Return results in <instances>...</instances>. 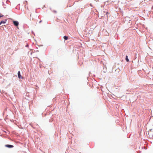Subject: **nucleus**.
<instances>
[{
    "label": "nucleus",
    "mask_w": 153,
    "mask_h": 153,
    "mask_svg": "<svg viewBox=\"0 0 153 153\" xmlns=\"http://www.w3.org/2000/svg\"><path fill=\"white\" fill-rule=\"evenodd\" d=\"M18 77L19 79H22L23 78L20 75V73L19 71L18 73Z\"/></svg>",
    "instance_id": "f257e3e1"
},
{
    "label": "nucleus",
    "mask_w": 153,
    "mask_h": 153,
    "mask_svg": "<svg viewBox=\"0 0 153 153\" xmlns=\"http://www.w3.org/2000/svg\"><path fill=\"white\" fill-rule=\"evenodd\" d=\"M13 23L14 25L16 26H17L19 25V22L17 21H14Z\"/></svg>",
    "instance_id": "f03ea898"
},
{
    "label": "nucleus",
    "mask_w": 153,
    "mask_h": 153,
    "mask_svg": "<svg viewBox=\"0 0 153 153\" xmlns=\"http://www.w3.org/2000/svg\"><path fill=\"white\" fill-rule=\"evenodd\" d=\"M5 146L9 148H13V145H5Z\"/></svg>",
    "instance_id": "7ed1b4c3"
},
{
    "label": "nucleus",
    "mask_w": 153,
    "mask_h": 153,
    "mask_svg": "<svg viewBox=\"0 0 153 153\" xmlns=\"http://www.w3.org/2000/svg\"><path fill=\"white\" fill-rule=\"evenodd\" d=\"M6 20L5 21H1L0 23V25H1V24H4L6 23Z\"/></svg>",
    "instance_id": "20e7f679"
},
{
    "label": "nucleus",
    "mask_w": 153,
    "mask_h": 153,
    "mask_svg": "<svg viewBox=\"0 0 153 153\" xmlns=\"http://www.w3.org/2000/svg\"><path fill=\"white\" fill-rule=\"evenodd\" d=\"M126 60L127 62H128L129 61V59H128V56H126Z\"/></svg>",
    "instance_id": "39448f33"
},
{
    "label": "nucleus",
    "mask_w": 153,
    "mask_h": 153,
    "mask_svg": "<svg viewBox=\"0 0 153 153\" xmlns=\"http://www.w3.org/2000/svg\"><path fill=\"white\" fill-rule=\"evenodd\" d=\"M64 38L65 40H67L68 39V37L65 36H64Z\"/></svg>",
    "instance_id": "423d86ee"
},
{
    "label": "nucleus",
    "mask_w": 153,
    "mask_h": 153,
    "mask_svg": "<svg viewBox=\"0 0 153 153\" xmlns=\"http://www.w3.org/2000/svg\"><path fill=\"white\" fill-rule=\"evenodd\" d=\"M3 16V15H0V18L2 17Z\"/></svg>",
    "instance_id": "0eeeda50"
},
{
    "label": "nucleus",
    "mask_w": 153,
    "mask_h": 153,
    "mask_svg": "<svg viewBox=\"0 0 153 153\" xmlns=\"http://www.w3.org/2000/svg\"><path fill=\"white\" fill-rule=\"evenodd\" d=\"M108 12H106V14H108Z\"/></svg>",
    "instance_id": "6e6552de"
}]
</instances>
